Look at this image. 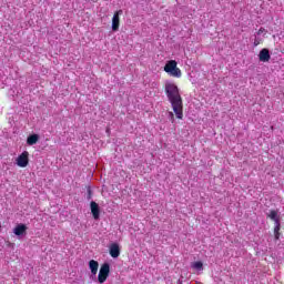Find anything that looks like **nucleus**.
<instances>
[{"mask_svg":"<svg viewBox=\"0 0 284 284\" xmlns=\"http://www.w3.org/2000/svg\"><path fill=\"white\" fill-rule=\"evenodd\" d=\"M0 230H1V222H0Z\"/></svg>","mask_w":284,"mask_h":284,"instance_id":"nucleus-20","label":"nucleus"},{"mask_svg":"<svg viewBox=\"0 0 284 284\" xmlns=\"http://www.w3.org/2000/svg\"><path fill=\"white\" fill-rule=\"evenodd\" d=\"M88 192H89V194H91V193H92V191H91L90 189H89V191H88Z\"/></svg>","mask_w":284,"mask_h":284,"instance_id":"nucleus-18","label":"nucleus"},{"mask_svg":"<svg viewBox=\"0 0 284 284\" xmlns=\"http://www.w3.org/2000/svg\"><path fill=\"white\" fill-rule=\"evenodd\" d=\"M108 276H110V264L104 263L101 265L99 275H98V282L103 284L105 281H108Z\"/></svg>","mask_w":284,"mask_h":284,"instance_id":"nucleus-3","label":"nucleus"},{"mask_svg":"<svg viewBox=\"0 0 284 284\" xmlns=\"http://www.w3.org/2000/svg\"><path fill=\"white\" fill-rule=\"evenodd\" d=\"M178 65L179 63L176 62V60H170L164 65V72H166V74H170V77L181 79V77H183V73Z\"/></svg>","mask_w":284,"mask_h":284,"instance_id":"nucleus-2","label":"nucleus"},{"mask_svg":"<svg viewBox=\"0 0 284 284\" xmlns=\"http://www.w3.org/2000/svg\"><path fill=\"white\" fill-rule=\"evenodd\" d=\"M274 239H275V241H278V239H281V222L275 223Z\"/></svg>","mask_w":284,"mask_h":284,"instance_id":"nucleus-13","label":"nucleus"},{"mask_svg":"<svg viewBox=\"0 0 284 284\" xmlns=\"http://www.w3.org/2000/svg\"><path fill=\"white\" fill-rule=\"evenodd\" d=\"M258 59L262 63L270 62V59H272V55L270 54V49L264 48L258 53Z\"/></svg>","mask_w":284,"mask_h":284,"instance_id":"nucleus-7","label":"nucleus"},{"mask_svg":"<svg viewBox=\"0 0 284 284\" xmlns=\"http://www.w3.org/2000/svg\"><path fill=\"white\" fill-rule=\"evenodd\" d=\"M267 216L268 219H271V221H274L275 224L281 223V219L278 217L277 211L272 210Z\"/></svg>","mask_w":284,"mask_h":284,"instance_id":"nucleus-12","label":"nucleus"},{"mask_svg":"<svg viewBox=\"0 0 284 284\" xmlns=\"http://www.w3.org/2000/svg\"><path fill=\"white\" fill-rule=\"evenodd\" d=\"M39 143V134H31L27 138V145H37Z\"/></svg>","mask_w":284,"mask_h":284,"instance_id":"nucleus-11","label":"nucleus"},{"mask_svg":"<svg viewBox=\"0 0 284 284\" xmlns=\"http://www.w3.org/2000/svg\"><path fill=\"white\" fill-rule=\"evenodd\" d=\"M109 254L112 258L121 256V247L116 243H112L109 247Z\"/></svg>","mask_w":284,"mask_h":284,"instance_id":"nucleus-6","label":"nucleus"},{"mask_svg":"<svg viewBox=\"0 0 284 284\" xmlns=\"http://www.w3.org/2000/svg\"><path fill=\"white\" fill-rule=\"evenodd\" d=\"M120 14H123V10H118L113 14V18H112V30H113V32L119 31V26L121 23V18L119 17Z\"/></svg>","mask_w":284,"mask_h":284,"instance_id":"nucleus-5","label":"nucleus"},{"mask_svg":"<svg viewBox=\"0 0 284 284\" xmlns=\"http://www.w3.org/2000/svg\"><path fill=\"white\" fill-rule=\"evenodd\" d=\"M263 33H267V30H265V28H263V27H261L260 29H258V31H257V34L258 36H261V34H263Z\"/></svg>","mask_w":284,"mask_h":284,"instance_id":"nucleus-16","label":"nucleus"},{"mask_svg":"<svg viewBox=\"0 0 284 284\" xmlns=\"http://www.w3.org/2000/svg\"><path fill=\"white\" fill-rule=\"evenodd\" d=\"M91 213L95 221H99V216H101V209H99V204L94 201L91 202Z\"/></svg>","mask_w":284,"mask_h":284,"instance_id":"nucleus-8","label":"nucleus"},{"mask_svg":"<svg viewBox=\"0 0 284 284\" xmlns=\"http://www.w3.org/2000/svg\"><path fill=\"white\" fill-rule=\"evenodd\" d=\"M191 267H193V270H203V262L197 261L191 264Z\"/></svg>","mask_w":284,"mask_h":284,"instance_id":"nucleus-14","label":"nucleus"},{"mask_svg":"<svg viewBox=\"0 0 284 284\" xmlns=\"http://www.w3.org/2000/svg\"><path fill=\"white\" fill-rule=\"evenodd\" d=\"M29 163H30V153L28 151H23L17 158V165L18 168H28Z\"/></svg>","mask_w":284,"mask_h":284,"instance_id":"nucleus-4","label":"nucleus"},{"mask_svg":"<svg viewBox=\"0 0 284 284\" xmlns=\"http://www.w3.org/2000/svg\"><path fill=\"white\" fill-rule=\"evenodd\" d=\"M89 268L91 271V274H93V276H97V273L99 272V262H97L95 260H91L89 262Z\"/></svg>","mask_w":284,"mask_h":284,"instance_id":"nucleus-10","label":"nucleus"},{"mask_svg":"<svg viewBox=\"0 0 284 284\" xmlns=\"http://www.w3.org/2000/svg\"><path fill=\"white\" fill-rule=\"evenodd\" d=\"M261 43H263V40L255 38L253 45L256 48L257 45H261Z\"/></svg>","mask_w":284,"mask_h":284,"instance_id":"nucleus-15","label":"nucleus"},{"mask_svg":"<svg viewBox=\"0 0 284 284\" xmlns=\"http://www.w3.org/2000/svg\"><path fill=\"white\" fill-rule=\"evenodd\" d=\"M169 114H170L171 122L174 123V113L170 112Z\"/></svg>","mask_w":284,"mask_h":284,"instance_id":"nucleus-17","label":"nucleus"},{"mask_svg":"<svg viewBox=\"0 0 284 284\" xmlns=\"http://www.w3.org/2000/svg\"><path fill=\"white\" fill-rule=\"evenodd\" d=\"M165 94L168 100L171 103L172 110L176 119H183V98L179 91V87L173 82H166L164 87Z\"/></svg>","mask_w":284,"mask_h":284,"instance_id":"nucleus-1","label":"nucleus"},{"mask_svg":"<svg viewBox=\"0 0 284 284\" xmlns=\"http://www.w3.org/2000/svg\"><path fill=\"white\" fill-rule=\"evenodd\" d=\"M26 232H28V226L26 224H18L13 229V234H16V236H23V234H26Z\"/></svg>","mask_w":284,"mask_h":284,"instance_id":"nucleus-9","label":"nucleus"},{"mask_svg":"<svg viewBox=\"0 0 284 284\" xmlns=\"http://www.w3.org/2000/svg\"><path fill=\"white\" fill-rule=\"evenodd\" d=\"M197 284H203V283H201V282H197Z\"/></svg>","mask_w":284,"mask_h":284,"instance_id":"nucleus-19","label":"nucleus"}]
</instances>
